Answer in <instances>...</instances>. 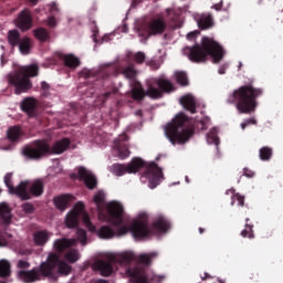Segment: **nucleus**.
<instances>
[{"mask_svg": "<svg viewBox=\"0 0 283 283\" xmlns=\"http://www.w3.org/2000/svg\"><path fill=\"white\" fill-rule=\"evenodd\" d=\"M207 142L209 145H220V137H218V129L212 128L207 135Z\"/></svg>", "mask_w": 283, "mask_h": 283, "instance_id": "38", "label": "nucleus"}, {"mask_svg": "<svg viewBox=\"0 0 283 283\" xmlns=\"http://www.w3.org/2000/svg\"><path fill=\"white\" fill-rule=\"evenodd\" d=\"M243 176H245L247 178H253V176H255V172L253 170H250L248 168L243 169Z\"/></svg>", "mask_w": 283, "mask_h": 283, "instance_id": "52", "label": "nucleus"}, {"mask_svg": "<svg viewBox=\"0 0 283 283\" xmlns=\"http://www.w3.org/2000/svg\"><path fill=\"white\" fill-rule=\"evenodd\" d=\"M51 10H56V3H53Z\"/></svg>", "mask_w": 283, "mask_h": 283, "instance_id": "64", "label": "nucleus"}, {"mask_svg": "<svg viewBox=\"0 0 283 283\" xmlns=\"http://www.w3.org/2000/svg\"><path fill=\"white\" fill-rule=\"evenodd\" d=\"M118 92L116 88H113L112 91L105 92L96 97V103H99V107H105V103L114 96Z\"/></svg>", "mask_w": 283, "mask_h": 283, "instance_id": "33", "label": "nucleus"}, {"mask_svg": "<svg viewBox=\"0 0 283 283\" xmlns=\"http://www.w3.org/2000/svg\"><path fill=\"white\" fill-rule=\"evenodd\" d=\"M15 25L22 32H28L32 28V12L28 9L22 10L18 15Z\"/></svg>", "mask_w": 283, "mask_h": 283, "instance_id": "15", "label": "nucleus"}, {"mask_svg": "<svg viewBox=\"0 0 283 283\" xmlns=\"http://www.w3.org/2000/svg\"><path fill=\"white\" fill-rule=\"evenodd\" d=\"M8 244V241L6 239L0 238V247H6Z\"/></svg>", "mask_w": 283, "mask_h": 283, "instance_id": "60", "label": "nucleus"}, {"mask_svg": "<svg viewBox=\"0 0 283 283\" xmlns=\"http://www.w3.org/2000/svg\"><path fill=\"white\" fill-rule=\"evenodd\" d=\"M22 211H24V213H34V205H32L30 202L23 203Z\"/></svg>", "mask_w": 283, "mask_h": 283, "instance_id": "49", "label": "nucleus"}, {"mask_svg": "<svg viewBox=\"0 0 283 283\" xmlns=\"http://www.w3.org/2000/svg\"><path fill=\"white\" fill-rule=\"evenodd\" d=\"M97 72L96 71H92V70H87L84 69L80 72V76L81 78H95V76H97Z\"/></svg>", "mask_w": 283, "mask_h": 283, "instance_id": "47", "label": "nucleus"}, {"mask_svg": "<svg viewBox=\"0 0 283 283\" xmlns=\"http://www.w3.org/2000/svg\"><path fill=\"white\" fill-rule=\"evenodd\" d=\"M18 269H30V262L23 260L18 261Z\"/></svg>", "mask_w": 283, "mask_h": 283, "instance_id": "51", "label": "nucleus"}, {"mask_svg": "<svg viewBox=\"0 0 283 283\" xmlns=\"http://www.w3.org/2000/svg\"><path fill=\"white\" fill-rule=\"evenodd\" d=\"M198 34H200V32L198 31H192L190 33L187 34V40L188 41H193V39H196V36H198Z\"/></svg>", "mask_w": 283, "mask_h": 283, "instance_id": "53", "label": "nucleus"}, {"mask_svg": "<svg viewBox=\"0 0 283 283\" xmlns=\"http://www.w3.org/2000/svg\"><path fill=\"white\" fill-rule=\"evenodd\" d=\"M33 240L36 247H43L48 242V240H50V235L48 234V231L40 230L34 232Z\"/></svg>", "mask_w": 283, "mask_h": 283, "instance_id": "30", "label": "nucleus"}, {"mask_svg": "<svg viewBox=\"0 0 283 283\" xmlns=\"http://www.w3.org/2000/svg\"><path fill=\"white\" fill-rule=\"evenodd\" d=\"M71 144L72 142L67 137L56 140L52 147L45 140H35L31 146H24L22 154L30 160H39L40 158H43V156L65 154V151L70 149Z\"/></svg>", "mask_w": 283, "mask_h": 283, "instance_id": "5", "label": "nucleus"}, {"mask_svg": "<svg viewBox=\"0 0 283 283\" xmlns=\"http://www.w3.org/2000/svg\"><path fill=\"white\" fill-rule=\"evenodd\" d=\"M7 39L11 48H17L23 40V38H21V33L17 29L9 30L7 34Z\"/></svg>", "mask_w": 283, "mask_h": 283, "instance_id": "26", "label": "nucleus"}, {"mask_svg": "<svg viewBox=\"0 0 283 283\" xmlns=\"http://www.w3.org/2000/svg\"><path fill=\"white\" fill-rule=\"evenodd\" d=\"M4 185L9 189V193L18 196V198H29L25 193V182L21 181L17 187L12 184V174L8 172L4 176Z\"/></svg>", "mask_w": 283, "mask_h": 283, "instance_id": "14", "label": "nucleus"}, {"mask_svg": "<svg viewBox=\"0 0 283 283\" xmlns=\"http://www.w3.org/2000/svg\"><path fill=\"white\" fill-rule=\"evenodd\" d=\"M180 103L190 114H196V98L192 95L182 96Z\"/></svg>", "mask_w": 283, "mask_h": 283, "instance_id": "24", "label": "nucleus"}, {"mask_svg": "<svg viewBox=\"0 0 283 283\" xmlns=\"http://www.w3.org/2000/svg\"><path fill=\"white\" fill-rule=\"evenodd\" d=\"M33 34L35 39H38V41L45 42L50 39V33H48V30H45L44 28H38L33 30Z\"/></svg>", "mask_w": 283, "mask_h": 283, "instance_id": "37", "label": "nucleus"}, {"mask_svg": "<svg viewBox=\"0 0 283 283\" xmlns=\"http://www.w3.org/2000/svg\"><path fill=\"white\" fill-rule=\"evenodd\" d=\"M17 48H19L21 54L28 55L32 50V40L28 36H23Z\"/></svg>", "mask_w": 283, "mask_h": 283, "instance_id": "31", "label": "nucleus"}, {"mask_svg": "<svg viewBox=\"0 0 283 283\" xmlns=\"http://www.w3.org/2000/svg\"><path fill=\"white\" fill-rule=\"evenodd\" d=\"M214 10L220 11L222 10V1L220 3L213 4L212 7Z\"/></svg>", "mask_w": 283, "mask_h": 283, "instance_id": "59", "label": "nucleus"}, {"mask_svg": "<svg viewBox=\"0 0 283 283\" xmlns=\"http://www.w3.org/2000/svg\"><path fill=\"white\" fill-rule=\"evenodd\" d=\"M198 25L200 30L213 28V15H211V13H203L198 20Z\"/></svg>", "mask_w": 283, "mask_h": 283, "instance_id": "28", "label": "nucleus"}, {"mask_svg": "<svg viewBox=\"0 0 283 283\" xmlns=\"http://www.w3.org/2000/svg\"><path fill=\"white\" fill-rule=\"evenodd\" d=\"M176 81L182 87H187V85H189V77H187V73L182 71L176 73Z\"/></svg>", "mask_w": 283, "mask_h": 283, "instance_id": "42", "label": "nucleus"}, {"mask_svg": "<svg viewBox=\"0 0 283 283\" xmlns=\"http://www.w3.org/2000/svg\"><path fill=\"white\" fill-rule=\"evenodd\" d=\"M77 174L80 180L84 181V185L87 187V189H96L98 180L96 179V176H94V174L88 172L85 167H80Z\"/></svg>", "mask_w": 283, "mask_h": 283, "instance_id": "18", "label": "nucleus"}, {"mask_svg": "<svg viewBox=\"0 0 283 283\" xmlns=\"http://www.w3.org/2000/svg\"><path fill=\"white\" fill-rule=\"evenodd\" d=\"M139 30H145L147 36H158L167 30V20L163 17L153 18L144 23Z\"/></svg>", "mask_w": 283, "mask_h": 283, "instance_id": "10", "label": "nucleus"}, {"mask_svg": "<svg viewBox=\"0 0 283 283\" xmlns=\"http://www.w3.org/2000/svg\"><path fill=\"white\" fill-rule=\"evenodd\" d=\"M228 69H229V64H228V63L222 64V65L219 67L218 73H219V74H226Z\"/></svg>", "mask_w": 283, "mask_h": 283, "instance_id": "55", "label": "nucleus"}, {"mask_svg": "<svg viewBox=\"0 0 283 283\" xmlns=\"http://www.w3.org/2000/svg\"><path fill=\"white\" fill-rule=\"evenodd\" d=\"M112 262H118L119 264H132L134 262V254L130 252H124L119 254L117 258H113Z\"/></svg>", "mask_w": 283, "mask_h": 283, "instance_id": "32", "label": "nucleus"}, {"mask_svg": "<svg viewBox=\"0 0 283 283\" xmlns=\"http://www.w3.org/2000/svg\"><path fill=\"white\" fill-rule=\"evenodd\" d=\"M7 136L11 143H19L23 136V130L21 126H12L8 129Z\"/></svg>", "mask_w": 283, "mask_h": 283, "instance_id": "27", "label": "nucleus"}, {"mask_svg": "<svg viewBox=\"0 0 283 283\" xmlns=\"http://www.w3.org/2000/svg\"><path fill=\"white\" fill-rule=\"evenodd\" d=\"M259 156L261 160H271L273 156V149L271 147L264 146L259 150Z\"/></svg>", "mask_w": 283, "mask_h": 283, "instance_id": "41", "label": "nucleus"}, {"mask_svg": "<svg viewBox=\"0 0 283 283\" xmlns=\"http://www.w3.org/2000/svg\"><path fill=\"white\" fill-rule=\"evenodd\" d=\"M146 59H147V55H145V53L140 51L135 53L133 56V61H135L138 65H143Z\"/></svg>", "mask_w": 283, "mask_h": 283, "instance_id": "48", "label": "nucleus"}, {"mask_svg": "<svg viewBox=\"0 0 283 283\" xmlns=\"http://www.w3.org/2000/svg\"><path fill=\"white\" fill-rule=\"evenodd\" d=\"M34 76H39V65L31 64L15 73L9 74L8 82L10 85L15 86V94H23V92L32 90V82L30 81V77Z\"/></svg>", "mask_w": 283, "mask_h": 283, "instance_id": "9", "label": "nucleus"}, {"mask_svg": "<svg viewBox=\"0 0 283 283\" xmlns=\"http://www.w3.org/2000/svg\"><path fill=\"white\" fill-rule=\"evenodd\" d=\"M48 25L50 28H55L56 27V18L55 17L49 18Z\"/></svg>", "mask_w": 283, "mask_h": 283, "instance_id": "56", "label": "nucleus"}, {"mask_svg": "<svg viewBox=\"0 0 283 283\" xmlns=\"http://www.w3.org/2000/svg\"><path fill=\"white\" fill-rule=\"evenodd\" d=\"M119 74L127 78V81H134L138 76V70H136V65L128 64L119 69Z\"/></svg>", "mask_w": 283, "mask_h": 283, "instance_id": "23", "label": "nucleus"}, {"mask_svg": "<svg viewBox=\"0 0 283 283\" xmlns=\"http://www.w3.org/2000/svg\"><path fill=\"white\" fill-rule=\"evenodd\" d=\"M135 283H149V275L145 272H138L134 275Z\"/></svg>", "mask_w": 283, "mask_h": 283, "instance_id": "46", "label": "nucleus"}, {"mask_svg": "<svg viewBox=\"0 0 283 283\" xmlns=\"http://www.w3.org/2000/svg\"><path fill=\"white\" fill-rule=\"evenodd\" d=\"M157 85L159 88L149 84L146 91L142 85L134 86L132 88L133 101H143L145 96L153 98V101H157L158 98H163L164 92L167 94H169V92H174V84L169 80L159 78L157 80Z\"/></svg>", "mask_w": 283, "mask_h": 283, "instance_id": "8", "label": "nucleus"}, {"mask_svg": "<svg viewBox=\"0 0 283 283\" xmlns=\"http://www.w3.org/2000/svg\"><path fill=\"white\" fill-rule=\"evenodd\" d=\"M81 258V254L78 253V250H70L65 253L64 260L69 262L70 264H76Z\"/></svg>", "mask_w": 283, "mask_h": 283, "instance_id": "36", "label": "nucleus"}, {"mask_svg": "<svg viewBox=\"0 0 283 283\" xmlns=\"http://www.w3.org/2000/svg\"><path fill=\"white\" fill-rule=\"evenodd\" d=\"M59 59H61L65 67H70V70H76V67L81 65V60L76 57L74 54L60 53Z\"/></svg>", "mask_w": 283, "mask_h": 283, "instance_id": "21", "label": "nucleus"}, {"mask_svg": "<svg viewBox=\"0 0 283 283\" xmlns=\"http://www.w3.org/2000/svg\"><path fill=\"white\" fill-rule=\"evenodd\" d=\"M165 132L171 145H185L193 136L191 119L185 113H180L166 126Z\"/></svg>", "mask_w": 283, "mask_h": 283, "instance_id": "6", "label": "nucleus"}, {"mask_svg": "<svg viewBox=\"0 0 283 283\" xmlns=\"http://www.w3.org/2000/svg\"><path fill=\"white\" fill-rule=\"evenodd\" d=\"M143 167H146L144 172L145 178H148V186L150 189H156L158 185H160V180H163V168L158 166V164L151 161L147 165L145 160L142 158L135 157L127 165L125 164H114L111 167V171L114 176H125V174H138Z\"/></svg>", "mask_w": 283, "mask_h": 283, "instance_id": "2", "label": "nucleus"}, {"mask_svg": "<svg viewBox=\"0 0 283 283\" xmlns=\"http://www.w3.org/2000/svg\"><path fill=\"white\" fill-rule=\"evenodd\" d=\"M95 283H109L107 280L98 279Z\"/></svg>", "mask_w": 283, "mask_h": 283, "instance_id": "61", "label": "nucleus"}, {"mask_svg": "<svg viewBox=\"0 0 283 283\" xmlns=\"http://www.w3.org/2000/svg\"><path fill=\"white\" fill-rule=\"evenodd\" d=\"M245 122V125H258V119L255 118H248L244 120Z\"/></svg>", "mask_w": 283, "mask_h": 283, "instance_id": "57", "label": "nucleus"}, {"mask_svg": "<svg viewBox=\"0 0 283 283\" xmlns=\"http://www.w3.org/2000/svg\"><path fill=\"white\" fill-rule=\"evenodd\" d=\"M83 211H85V203L81 201L75 203L73 210H71L65 218V224L67 229H75V227H78V218Z\"/></svg>", "mask_w": 283, "mask_h": 283, "instance_id": "12", "label": "nucleus"}, {"mask_svg": "<svg viewBox=\"0 0 283 283\" xmlns=\"http://www.w3.org/2000/svg\"><path fill=\"white\" fill-rule=\"evenodd\" d=\"M24 182V193L28 198L19 197L22 200H32V198H41L45 191V186L43 180L35 179L33 181H23Z\"/></svg>", "mask_w": 283, "mask_h": 283, "instance_id": "11", "label": "nucleus"}, {"mask_svg": "<svg viewBox=\"0 0 283 283\" xmlns=\"http://www.w3.org/2000/svg\"><path fill=\"white\" fill-rule=\"evenodd\" d=\"M72 244H74L73 240L62 238L54 241L53 249L57 253H63V251H65L66 249H70Z\"/></svg>", "mask_w": 283, "mask_h": 283, "instance_id": "25", "label": "nucleus"}, {"mask_svg": "<svg viewBox=\"0 0 283 283\" xmlns=\"http://www.w3.org/2000/svg\"><path fill=\"white\" fill-rule=\"evenodd\" d=\"M97 235L104 240H107L109 238H114L116 232L109 226H103L99 228Z\"/></svg>", "mask_w": 283, "mask_h": 283, "instance_id": "34", "label": "nucleus"}, {"mask_svg": "<svg viewBox=\"0 0 283 283\" xmlns=\"http://www.w3.org/2000/svg\"><path fill=\"white\" fill-rule=\"evenodd\" d=\"M154 258H158V253L153 252L149 254H140L138 256V263L139 264H151V260H154Z\"/></svg>", "mask_w": 283, "mask_h": 283, "instance_id": "40", "label": "nucleus"}, {"mask_svg": "<svg viewBox=\"0 0 283 283\" xmlns=\"http://www.w3.org/2000/svg\"><path fill=\"white\" fill-rule=\"evenodd\" d=\"M12 275V265L8 262V260H0V277L2 280H8Z\"/></svg>", "mask_w": 283, "mask_h": 283, "instance_id": "29", "label": "nucleus"}, {"mask_svg": "<svg viewBox=\"0 0 283 283\" xmlns=\"http://www.w3.org/2000/svg\"><path fill=\"white\" fill-rule=\"evenodd\" d=\"M148 65H149V67H151V70H159V67H160V64H158V62H156L154 60L149 61Z\"/></svg>", "mask_w": 283, "mask_h": 283, "instance_id": "54", "label": "nucleus"}, {"mask_svg": "<svg viewBox=\"0 0 283 283\" xmlns=\"http://www.w3.org/2000/svg\"><path fill=\"white\" fill-rule=\"evenodd\" d=\"M247 127H249V126H248V124H247L245 122H244V123H241V129L244 130V129H247Z\"/></svg>", "mask_w": 283, "mask_h": 283, "instance_id": "62", "label": "nucleus"}, {"mask_svg": "<svg viewBox=\"0 0 283 283\" xmlns=\"http://www.w3.org/2000/svg\"><path fill=\"white\" fill-rule=\"evenodd\" d=\"M95 269L99 271L103 277H109L114 273V266L111 261L99 260L95 263Z\"/></svg>", "mask_w": 283, "mask_h": 283, "instance_id": "22", "label": "nucleus"}, {"mask_svg": "<svg viewBox=\"0 0 283 283\" xmlns=\"http://www.w3.org/2000/svg\"><path fill=\"white\" fill-rule=\"evenodd\" d=\"M40 272L43 277L59 280V275L65 277L72 273V265L61 260V255L56 252L49 253L46 261L40 264Z\"/></svg>", "mask_w": 283, "mask_h": 283, "instance_id": "7", "label": "nucleus"}, {"mask_svg": "<svg viewBox=\"0 0 283 283\" xmlns=\"http://www.w3.org/2000/svg\"><path fill=\"white\" fill-rule=\"evenodd\" d=\"M192 63H206L211 56L213 63H220L224 59V49L212 39L203 38L201 44L186 46L184 50Z\"/></svg>", "mask_w": 283, "mask_h": 283, "instance_id": "3", "label": "nucleus"}, {"mask_svg": "<svg viewBox=\"0 0 283 283\" xmlns=\"http://www.w3.org/2000/svg\"><path fill=\"white\" fill-rule=\"evenodd\" d=\"M201 280L203 282H207V280H213V276H211L209 273H203V275L201 276Z\"/></svg>", "mask_w": 283, "mask_h": 283, "instance_id": "58", "label": "nucleus"}, {"mask_svg": "<svg viewBox=\"0 0 283 283\" xmlns=\"http://www.w3.org/2000/svg\"><path fill=\"white\" fill-rule=\"evenodd\" d=\"M76 198L70 193L59 195L53 198V203L59 211H66Z\"/></svg>", "mask_w": 283, "mask_h": 283, "instance_id": "17", "label": "nucleus"}, {"mask_svg": "<svg viewBox=\"0 0 283 283\" xmlns=\"http://www.w3.org/2000/svg\"><path fill=\"white\" fill-rule=\"evenodd\" d=\"M83 223L85 224L86 229L91 231V233L96 232V226L92 223V220L90 219V214H87L86 212L83 213Z\"/></svg>", "mask_w": 283, "mask_h": 283, "instance_id": "43", "label": "nucleus"}, {"mask_svg": "<svg viewBox=\"0 0 283 283\" xmlns=\"http://www.w3.org/2000/svg\"><path fill=\"white\" fill-rule=\"evenodd\" d=\"M242 238H249L250 240H253L255 235L253 234V224H245V229L241 231Z\"/></svg>", "mask_w": 283, "mask_h": 283, "instance_id": "45", "label": "nucleus"}, {"mask_svg": "<svg viewBox=\"0 0 283 283\" xmlns=\"http://www.w3.org/2000/svg\"><path fill=\"white\" fill-rule=\"evenodd\" d=\"M76 240H78V242H81V244L85 247V244H87V232L84 229H77Z\"/></svg>", "mask_w": 283, "mask_h": 283, "instance_id": "44", "label": "nucleus"}, {"mask_svg": "<svg viewBox=\"0 0 283 283\" xmlns=\"http://www.w3.org/2000/svg\"><path fill=\"white\" fill-rule=\"evenodd\" d=\"M227 193H233L231 206L235 205V200L238 201V207H244V196L240 193H235V190H228Z\"/></svg>", "mask_w": 283, "mask_h": 283, "instance_id": "39", "label": "nucleus"}, {"mask_svg": "<svg viewBox=\"0 0 283 283\" xmlns=\"http://www.w3.org/2000/svg\"><path fill=\"white\" fill-rule=\"evenodd\" d=\"M0 220L4 227L12 224V209L6 202L0 203Z\"/></svg>", "mask_w": 283, "mask_h": 283, "instance_id": "20", "label": "nucleus"}, {"mask_svg": "<svg viewBox=\"0 0 283 283\" xmlns=\"http://www.w3.org/2000/svg\"><path fill=\"white\" fill-rule=\"evenodd\" d=\"M262 88L251 84L240 86L228 97V103H235L239 114H251L258 109V98L262 96Z\"/></svg>", "mask_w": 283, "mask_h": 283, "instance_id": "4", "label": "nucleus"}, {"mask_svg": "<svg viewBox=\"0 0 283 283\" xmlns=\"http://www.w3.org/2000/svg\"><path fill=\"white\" fill-rule=\"evenodd\" d=\"M127 140L129 137L127 134H122L117 139L114 140V150L117 154L119 160H125V158H129V147L127 146Z\"/></svg>", "mask_w": 283, "mask_h": 283, "instance_id": "13", "label": "nucleus"}, {"mask_svg": "<svg viewBox=\"0 0 283 283\" xmlns=\"http://www.w3.org/2000/svg\"><path fill=\"white\" fill-rule=\"evenodd\" d=\"M19 279L24 283L39 282L43 274H41V265L39 268H33L32 270H22L18 273Z\"/></svg>", "mask_w": 283, "mask_h": 283, "instance_id": "16", "label": "nucleus"}, {"mask_svg": "<svg viewBox=\"0 0 283 283\" xmlns=\"http://www.w3.org/2000/svg\"><path fill=\"white\" fill-rule=\"evenodd\" d=\"M22 112L28 115L29 118L36 116V99L33 97H25L20 105Z\"/></svg>", "mask_w": 283, "mask_h": 283, "instance_id": "19", "label": "nucleus"}, {"mask_svg": "<svg viewBox=\"0 0 283 283\" xmlns=\"http://www.w3.org/2000/svg\"><path fill=\"white\" fill-rule=\"evenodd\" d=\"M108 222L113 227L119 229L118 234L125 235V233H133L134 238H148L156 233H167L171 228V223L164 216H159L149 226V220L146 213L140 214L139 219L134 221L130 227L125 226L123 216H125V208L120 202L113 201L107 206Z\"/></svg>", "mask_w": 283, "mask_h": 283, "instance_id": "1", "label": "nucleus"}, {"mask_svg": "<svg viewBox=\"0 0 283 283\" xmlns=\"http://www.w3.org/2000/svg\"><path fill=\"white\" fill-rule=\"evenodd\" d=\"M42 96L48 97L50 96V84L48 82L41 83Z\"/></svg>", "mask_w": 283, "mask_h": 283, "instance_id": "50", "label": "nucleus"}, {"mask_svg": "<svg viewBox=\"0 0 283 283\" xmlns=\"http://www.w3.org/2000/svg\"><path fill=\"white\" fill-rule=\"evenodd\" d=\"M143 0H133V6H138V3H142Z\"/></svg>", "mask_w": 283, "mask_h": 283, "instance_id": "63", "label": "nucleus"}, {"mask_svg": "<svg viewBox=\"0 0 283 283\" xmlns=\"http://www.w3.org/2000/svg\"><path fill=\"white\" fill-rule=\"evenodd\" d=\"M93 201L97 207V211H103V205H105V192H103V190L97 191L93 197Z\"/></svg>", "mask_w": 283, "mask_h": 283, "instance_id": "35", "label": "nucleus"}]
</instances>
